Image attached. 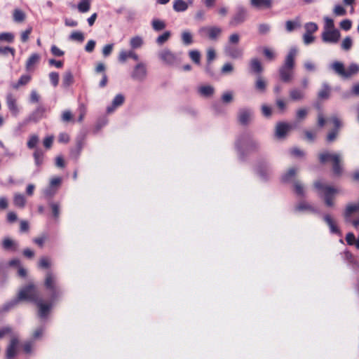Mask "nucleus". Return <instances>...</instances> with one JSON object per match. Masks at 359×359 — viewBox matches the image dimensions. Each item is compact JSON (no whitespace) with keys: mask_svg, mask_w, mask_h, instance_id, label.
Segmentation results:
<instances>
[{"mask_svg":"<svg viewBox=\"0 0 359 359\" xmlns=\"http://www.w3.org/2000/svg\"><path fill=\"white\" fill-rule=\"evenodd\" d=\"M46 288L50 292V298L52 301L55 300L60 294L61 292L57 285V278L50 271L46 273L44 282Z\"/></svg>","mask_w":359,"mask_h":359,"instance_id":"0eeeda50","label":"nucleus"},{"mask_svg":"<svg viewBox=\"0 0 359 359\" xmlns=\"http://www.w3.org/2000/svg\"><path fill=\"white\" fill-rule=\"evenodd\" d=\"M298 53L297 47H292L285 58L284 63L279 68L280 79L283 82L289 83L293 79V69L295 66V57Z\"/></svg>","mask_w":359,"mask_h":359,"instance_id":"f257e3e1","label":"nucleus"},{"mask_svg":"<svg viewBox=\"0 0 359 359\" xmlns=\"http://www.w3.org/2000/svg\"><path fill=\"white\" fill-rule=\"evenodd\" d=\"M73 75L71 72H66L63 76L62 83L65 86H69L73 83Z\"/></svg>","mask_w":359,"mask_h":359,"instance_id":"864d4df0","label":"nucleus"},{"mask_svg":"<svg viewBox=\"0 0 359 359\" xmlns=\"http://www.w3.org/2000/svg\"><path fill=\"white\" fill-rule=\"evenodd\" d=\"M306 33H309L313 34V33L316 32L318 30V25L315 22H307L304 25Z\"/></svg>","mask_w":359,"mask_h":359,"instance_id":"6e6d98bb","label":"nucleus"},{"mask_svg":"<svg viewBox=\"0 0 359 359\" xmlns=\"http://www.w3.org/2000/svg\"><path fill=\"white\" fill-rule=\"evenodd\" d=\"M198 92L201 95L208 97L213 94L214 88L211 86H203L198 88Z\"/></svg>","mask_w":359,"mask_h":359,"instance_id":"ea45409f","label":"nucleus"},{"mask_svg":"<svg viewBox=\"0 0 359 359\" xmlns=\"http://www.w3.org/2000/svg\"><path fill=\"white\" fill-rule=\"evenodd\" d=\"M44 156L45 153L41 149L36 148L33 153V158L34 163L37 167H40L43 164Z\"/></svg>","mask_w":359,"mask_h":359,"instance_id":"393cba45","label":"nucleus"},{"mask_svg":"<svg viewBox=\"0 0 359 359\" xmlns=\"http://www.w3.org/2000/svg\"><path fill=\"white\" fill-rule=\"evenodd\" d=\"M124 102V97L121 94H118L114 98L111 105L107 107V111L110 114L114 111V109L121 106Z\"/></svg>","mask_w":359,"mask_h":359,"instance_id":"5701e85b","label":"nucleus"},{"mask_svg":"<svg viewBox=\"0 0 359 359\" xmlns=\"http://www.w3.org/2000/svg\"><path fill=\"white\" fill-rule=\"evenodd\" d=\"M142 44H143L142 38L139 36H136L131 38V39L130 41V45L131 48H134V49L140 48L142 46Z\"/></svg>","mask_w":359,"mask_h":359,"instance_id":"79ce46f5","label":"nucleus"},{"mask_svg":"<svg viewBox=\"0 0 359 359\" xmlns=\"http://www.w3.org/2000/svg\"><path fill=\"white\" fill-rule=\"evenodd\" d=\"M91 0H81L77 6L78 10L81 13H86L90 8Z\"/></svg>","mask_w":359,"mask_h":359,"instance_id":"58836bf2","label":"nucleus"},{"mask_svg":"<svg viewBox=\"0 0 359 359\" xmlns=\"http://www.w3.org/2000/svg\"><path fill=\"white\" fill-rule=\"evenodd\" d=\"M189 55L191 60L196 64L199 65L201 62V53L197 50H190Z\"/></svg>","mask_w":359,"mask_h":359,"instance_id":"8fccbe9b","label":"nucleus"},{"mask_svg":"<svg viewBox=\"0 0 359 359\" xmlns=\"http://www.w3.org/2000/svg\"><path fill=\"white\" fill-rule=\"evenodd\" d=\"M128 58H132L135 61L139 60V56L133 50L126 51L122 50L118 55V61L121 63H124Z\"/></svg>","mask_w":359,"mask_h":359,"instance_id":"aec40b11","label":"nucleus"},{"mask_svg":"<svg viewBox=\"0 0 359 359\" xmlns=\"http://www.w3.org/2000/svg\"><path fill=\"white\" fill-rule=\"evenodd\" d=\"M40 60V55L38 53H32L26 62V69L27 71L31 70L35 65H36Z\"/></svg>","mask_w":359,"mask_h":359,"instance_id":"bb28decb","label":"nucleus"},{"mask_svg":"<svg viewBox=\"0 0 359 359\" xmlns=\"http://www.w3.org/2000/svg\"><path fill=\"white\" fill-rule=\"evenodd\" d=\"M30 81L31 76L28 74H24L20 76L17 83H13L11 86L14 89H18L22 86L27 85Z\"/></svg>","mask_w":359,"mask_h":359,"instance_id":"2f4dec72","label":"nucleus"},{"mask_svg":"<svg viewBox=\"0 0 359 359\" xmlns=\"http://www.w3.org/2000/svg\"><path fill=\"white\" fill-rule=\"evenodd\" d=\"M147 75V66L142 62L137 64L131 74V77L137 81H143Z\"/></svg>","mask_w":359,"mask_h":359,"instance_id":"4468645a","label":"nucleus"},{"mask_svg":"<svg viewBox=\"0 0 359 359\" xmlns=\"http://www.w3.org/2000/svg\"><path fill=\"white\" fill-rule=\"evenodd\" d=\"M330 68L343 79H350L359 73V65L354 62L351 63L346 69L341 62L334 61L331 64Z\"/></svg>","mask_w":359,"mask_h":359,"instance_id":"f03ea898","label":"nucleus"},{"mask_svg":"<svg viewBox=\"0 0 359 359\" xmlns=\"http://www.w3.org/2000/svg\"><path fill=\"white\" fill-rule=\"evenodd\" d=\"M250 67L252 72L260 74L263 68L262 64L257 58H252L250 62Z\"/></svg>","mask_w":359,"mask_h":359,"instance_id":"c85d7f7f","label":"nucleus"},{"mask_svg":"<svg viewBox=\"0 0 359 359\" xmlns=\"http://www.w3.org/2000/svg\"><path fill=\"white\" fill-rule=\"evenodd\" d=\"M6 103L9 110L12 112V114L16 116L18 112V108L16 104V100L13 97L12 95H8L6 97Z\"/></svg>","mask_w":359,"mask_h":359,"instance_id":"a878e982","label":"nucleus"},{"mask_svg":"<svg viewBox=\"0 0 359 359\" xmlns=\"http://www.w3.org/2000/svg\"><path fill=\"white\" fill-rule=\"evenodd\" d=\"M359 211V202L358 203L350 204L347 205L346 212H345V218L348 221L351 214L355 212Z\"/></svg>","mask_w":359,"mask_h":359,"instance_id":"f704fd0d","label":"nucleus"},{"mask_svg":"<svg viewBox=\"0 0 359 359\" xmlns=\"http://www.w3.org/2000/svg\"><path fill=\"white\" fill-rule=\"evenodd\" d=\"M49 79L54 87H56L59 83V74L55 72L49 74Z\"/></svg>","mask_w":359,"mask_h":359,"instance_id":"774afa93","label":"nucleus"},{"mask_svg":"<svg viewBox=\"0 0 359 359\" xmlns=\"http://www.w3.org/2000/svg\"><path fill=\"white\" fill-rule=\"evenodd\" d=\"M341 33L339 29L323 31L321 38L324 43L336 44L339 42Z\"/></svg>","mask_w":359,"mask_h":359,"instance_id":"9b49d317","label":"nucleus"},{"mask_svg":"<svg viewBox=\"0 0 359 359\" xmlns=\"http://www.w3.org/2000/svg\"><path fill=\"white\" fill-rule=\"evenodd\" d=\"M294 191L297 195L299 196H304V189L303 185L299 182H295L294 183Z\"/></svg>","mask_w":359,"mask_h":359,"instance_id":"680f3d73","label":"nucleus"},{"mask_svg":"<svg viewBox=\"0 0 359 359\" xmlns=\"http://www.w3.org/2000/svg\"><path fill=\"white\" fill-rule=\"evenodd\" d=\"M314 187L317 189L320 196H323L325 203L327 207L334 205V198L335 194L338 193V190L332 187L323 184L320 181L314 183Z\"/></svg>","mask_w":359,"mask_h":359,"instance_id":"20e7f679","label":"nucleus"},{"mask_svg":"<svg viewBox=\"0 0 359 359\" xmlns=\"http://www.w3.org/2000/svg\"><path fill=\"white\" fill-rule=\"evenodd\" d=\"M188 7V4L184 0H175L173 2V9L176 12H184Z\"/></svg>","mask_w":359,"mask_h":359,"instance_id":"7c9ffc66","label":"nucleus"},{"mask_svg":"<svg viewBox=\"0 0 359 359\" xmlns=\"http://www.w3.org/2000/svg\"><path fill=\"white\" fill-rule=\"evenodd\" d=\"M251 4L255 7H266L269 8L271 5V0H250Z\"/></svg>","mask_w":359,"mask_h":359,"instance_id":"37998d69","label":"nucleus"},{"mask_svg":"<svg viewBox=\"0 0 359 359\" xmlns=\"http://www.w3.org/2000/svg\"><path fill=\"white\" fill-rule=\"evenodd\" d=\"M334 20L328 16L324 17L323 31L335 29Z\"/></svg>","mask_w":359,"mask_h":359,"instance_id":"49530a36","label":"nucleus"},{"mask_svg":"<svg viewBox=\"0 0 359 359\" xmlns=\"http://www.w3.org/2000/svg\"><path fill=\"white\" fill-rule=\"evenodd\" d=\"M1 248L4 250L16 251L18 248V244L9 237H5L1 241Z\"/></svg>","mask_w":359,"mask_h":359,"instance_id":"a211bd4d","label":"nucleus"},{"mask_svg":"<svg viewBox=\"0 0 359 359\" xmlns=\"http://www.w3.org/2000/svg\"><path fill=\"white\" fill-rule=\"evenodd\" d=\"M20 301L18 297L5 303L0 309V312H7L14 308Z\"/></svg>","mask_w":359,"mask_h":359,"instance_id":"473e14b6","label":"nucleus"},{"mask_svg":"<svg viewBox=\"0 0 359 359\" xmlns=\"http://www.w3.org/2000/svg\"><path fill=\"white\" fill-rule=\"evenodd\" d=\"M247 18V11L243 6H238L235 14L229 22V25L236 27L242 24Z\"/></svg>","mask_w":359,"mask_h":359,"instance_id":"ddd939ff","label":"nucleus"},{"mask_svg":"<svg viewBox=\"0 0 359 359\" xmlns=\"http://www.w3.org/2000/svg\"><path fill=\"white\" fill-rule=\"evenodd\" d=\"M255 88L257 90H259L260 92L265 91L266 82L261 76L257 77V81L255 83Z\"/></svg>","mask_w":359,"mask_h":359,"instance_id":"13d9d810","label":"nucleus"},{"mask_svg":"<svg viewBox=\"0 0 359 359\" xmlns=\"http://www.w3.org/2000/svg\"><path fill=\"white\" fill-rule=\"evenodd\" d=\"M253 117V111L250 108H241L238 112V121L243 126L248 125Z\"/></svg>","mask_w":359,"mask_h":359,"instance_id":"2eb2a0df","label":"nucleus"},{"mask_svg":"<svg viewBox=\"0 0 359 359\" xmlns=\"http://www.w3.org/2000/svg\"><path fill=\"white\" fill-rule=\"evenodd\" d=\"M14 40V35L8 32H3L0 34V41H4L8 43L13 42Z\"/></svg>","mask_w":359,"mask_h":359,"instance_id":"0e129e2a","label":"nucleus"},{"mask_svg":"<svg viewBox=\"0 0 359 359\" xmlns=\"http://www.w3.org/2000/svg\"><path fill=\"white\" fill-rule=\"evenodd\" d=\"M39 142V137L36 134H32L29 136V140L27 142V147L32 149L36 148L37 144Z\"/></svg>","mask_w":359,"mask_h":359,"instance_id":"c9c22d12","label":"nucleus"},{"mask_svg":"<svg viewBox=\"0 0 359 359\" xmlns=\"http://www.w3.org/2000/svg\"><path fill=\"white\" fill-rule=\"evenodd\" d=\"M48 237L46 235L43 234L41 236L34 238L33 242L36 244L39 247L43 248L44 243L46 241Z\"/></svg>","mask_w":359,"mask_h":359,"instance_id":"338daca9","label":"nucleus"},{"mask_svg":"<svg viewBox=\"0 0 359 359\" xmlns=\"http://www.w3.org/2000/svg\"><path fill=\"white\" fill-rule=\"evenodd\" d=\"M158 57L165 65H177L181 62V53H175L168 48H164L158 53Z\"/></svg>","mask_w":359,"mask_h":359,"instance_id":"6e6552de","label":"nucleus"},{"mask_svg":"<svg viewBox=\"0 0 359 359\" xmlns=\"http://www.w3.org/2000/svg\"><path fill=\"white\" fill-rule=\"evenodd\" d=\"M171 33L170 31H166L161 35L158 36L156 40L158 45H163L165 43L170 37Z\"/></svg>","mask_w":359,"mask_h":359,"instance_id":"3c124183","label":"nucleus"},{"mask_svg":"<svg viewBox=\"0 0 359 359\" xmlns=\"http://www.w3.org/2000/svg\"><path fill=\"white\" fill-rule=\"evenodd\" d=\"M151 25L152 28L156 32L161 31L165 27V23L159 19H154Z\"/></svg>","mask_w":359,"mask_h":359,"instance_id":"a19ab883","label":"nucleus"},{"mask_svg":"<svg viewBox=\"0 0 359 359\" xmlns=\"http://www.w3.org/2000/svg\"><path fill=\"white\" fill-rule=\"evenodd\" d=\"M13 203L15 206L23 208L26 204V199L22 194L16 193L14 194Z\"/></svg>","mask_w":359,"mask_h":359,"instance_id":"72a5a7b5","label":"nucleus"},{"mask_svg":"<svg viewBox=\"0 0 359 359\" xmlns=\"http://www.w3.org/2000/svg\"><path fill=\"white\" fill-rule=\"evenodd\" d=\"M330 121L333 123L334 128L330 131L326 137V140L328 142H334L339 133L340 128L342 127L343 123L339 117L337 116H332Z\"/></svg>","mask_w":359,"mask_h":359,"instance_id":"9d476101","label":"nucleus"},{"mask_svg":"<svg viewBox=\"0 0 359 359\" xmlns=\"http://www.w3.org/2000/svg\"><path fill=\"white\" fill-rule=\"evenodd\" d=\"M263 53L264 56L269 60H273L276 58V53L275 52L269 48H264Z\"/></svg>","mask_w":359,"mask_h":359,"instance_id":"69168bd1","label":"nucleus"},{"mask_svg":"<svg viewBox=\"0 0 359 359\" xmlns=\"http://www.w3.org/2000/svg\"><path fill=\"white\" fill-rule=\"evenodd\" d=\"M238 151L241 155L243 150L248 151H257L260 147V143L252 138V135L248 133L241 134L236 142Z\"/></svg>","mask_w":359,"mask_h":359,"instance_id":"7ed1b4c3","label":"nucleus"},{"mask_svg":"<svg viewBox=\"0 0 359 359\" xmlns=\"http://www.w3.org/2000/svg\"><path fill=\"white\" fill-rule=\"evenodd\" d=\"M182 40L184 45L189 46L193 43L192 35L189 31H184L182 33Z\"/></svg>","mask_w":359,"mask_h":359,"instance_id":"de8ad7c7","label":"nucleus"},{"mask_svg":"<svg viewBox=\"0 0 359 359\" xmlns=\"http://www.w3.org/2000/svg\"><path fill=\"white\" fill-rule=\"evenodd\" d=\"M296 211L308 210L313 213H318V210L306 202H300L296 207Z\"/></svg>","mask_w":359,"mask_h":359,"instance_id":"cd10ccee","label":"nucleus"},{"mask_svg":"<svg viewBox=\"0 0 359 359\" xmlns=\"http://www.w3.org/2000/svg\"><path fill=\"white\" fill-rule=\"evenodd\" d=\"M224 54L232 59H241L243 55V50L238 45L226 44L224 48Z\"/></svg>","mask_w":359,"mask_h":359,"instance_id":"f8f14e48","label":"nucleus"},{"mask_svg":"<svg viewBox=\"0 0 359 359\" xmlns=\"http://www.w3.org/2000/svg\"><path fill=\"white\" fill-rule=\"evenodd\" d=\"M13 18L15 22H22L25 20V13L22 10L16 8L13 11Z\"/></svg>","mask_w":359,"mask_h":359,"instance_id":"e433bc0d","label":"nucleus"},{"mask_svg":"<svg viewBox=\"0 0 359 359\" xmlns=\"http://www.w3.org/2000/svg\"><path fill=\"white\" fill-rule=\"evenodd\" d=\"M222 32V28L217 26L202 27L198 29V33L202 37H207L212 41H216Z\"/></svg>","mask_w":359,"mask_h":359,"instance_id":"1a4fd4ad","label":"nucleus"},{"mask_svg":"<svg viewBox=\"0 0 359 359\" xmlns=\"http://www.w3.org/2000/svg\"><path fill=\"white\" fill-rule=\"evenodd\" d=\"M49 205L52 210L53 216L55 219H57L60 216V204L54 202L49 203Z\"/></svg>","mask_w":359,"mask_h":359,"instance_id":"603ef678","label":"nucleus"},{"mask_svg":"<svg viewBox=\"0 0 359 359\" xmlns=\"http://www.w3.org/2000/svg\"><path fill=\"white\" fill-rule=\"evenodd\" d=\"M271 31V26L267 23H262L258 25V32L261 35L267 34Z\"/></svg>","mask_w":359,"mask_h":359,"instance_id":"5fc2aeb1","label":"nucleus"},{"mask_svg":"<svg viewBox=\"0 0 359 359\" xmlns=\"http://www.w3.org/2000/svg\"><path fill=\"white\" fill-rule=\"evenodd\" d=\"M39 307V316L41 318H44L47 316L48 311L51 308L50 304L43 303L41 299H39L36 303Z\"/></svg>","mask_w":359,"mask_h":359,"instance_id":"6ab92c4d","label":"nucleus"},{"mask_svg":"<svg viewBox=\"0 0 359 359\" xmlns=\"http://www.w3.org/2000/svg\"><path fill=\"white\" fill-rule=\"evenodd\" d=\"M290 126L288 123L280 122L276 126L275 135L278 139L284 138L289 130Z\"/></svg>","mask_w":359,"mask_h":359,"instance_id":"f3484780","label":"nucleus"},{"mask_svg":"<svg viewBox=\"0 0 359 359\" xmlns=\"http://www.w3.org/2000/svg\"><path fill=\"white\" fill-rule=\"evenodd\" d=\"M271 172L270 168L266 165H261L257 168L258 175L263 179L266 180Z\"/></svg>","mask_w":359,"mask_h":359,"instance_id":"4c0bfd02","label":"nucleus"},{"mask_svg":"<svg viewBox=\"0 0 359 359\" xmlns=\"http://www.w3.org/2000/svg\"><path fill=\"white\" fill-rule=\"evenodd\" d=\"M38 266L41 269H48L50 266V259L47 257H43L39 259Z\"/></svg>","mask_w":359,"mask_h":359,"instance_id":"052dcab7","label":"nucleus"},{"mask_svg":"<svg viewBox=\"0 0 359 359\" xmlns=\"http://www.w3.org/2000/svg\"><path fill=\"white\" fill-rule=\"evenodd\" d=\"M297 170L295 168H290L288 171L282 176L283 182H289L296 175Z\"/></svg>","mask_w":359,"mask_h":359,"instance_id":"a18cd8bd","label":"nucleus"},{"mask_svg":"<svg viewBox=\"0 0 359 359\" xmlns=\"http://www.w3.org/2000/svg\"><path fill=\"white\" fill-rule=\"evenodd\" d=\"M319 161L321 163H325L328 161L332 162V170L335 175H340L342 173V167L340 165L341 156L339 154H331L325 151L319 154Z\"/></svg>","mask_w":359,"mask_h":359,"instance_id":"39448f33","label":"nucleus"},{"mask_svg":"<svg viewBox=\"0 0 359 359\" xmlns=\"http://www.w3.org/2000/svg\"><path fill=\"white\" fill-rule=\"evenodd\" d=\"M45 112V109L40 106L38 107L28 117L27 119L28 122L33 121V122H37L39 121L43 116V114Z\"/></svg>","mask_w":359,"mask_h":359,"instance_id":"4be33fe9","label":"nucleus"},{"mask_svg":"<svg viewBox=\"0 0 359 359\" xmlns=\"http://www.w3.org/2000/svg\"><path fill=\"white\" fill-rule=\"evenodd\" d=\"M330 94V87L327 83H323L322 88L318 93V97L321 100L328 99Z\"/></svg>","mask_w":359,"mask_h":359,"instance_id":"c756f323","label":"nucleus"},{"mask_svg":"<svg viewBox=\"0 0 359 359\" xmlns=\"http://www.w3.org/2000/svg\"><path fill=\"white\" fill-rule=\"evenodd\" d=\"M69 39L70 40L76 41L81 43L84 40V35L80 31H75L69 35Z\"/></svg>","mask_w":359,"mask_h":359,"instance_id":"09e8293b","label":"nucleus"},{"mask_svg":"<svg viewBox=\"0 0 359 359\" xmlns=\"http://www.w3.org/2000/svg\"><path fill=\"white\" fill-rule=\"evenodd\" d=\"M18 297L20 299L36 303L40 298L39 292L34 284H29L23 287L18 292Z\"/></svg>","mask_w":359,"mask_h":359,"instance_id":"423d86ee","label":"nucleus"},{"mask_svg":"<svg viewBox=\"0 0 359 359\" xmlns=\"http://www.w3.org/2000/svg\"><path fill=\"white\" fill-rule=\"evenodd\" d=\"M324 221L327 223V224L330 227V232L332 233H336L338 235H341V231L337 227L334 220L331 217L330 215H325L323 217Z\"/></svg>","mask_w":359,"mask_h":359,"instance_id":"412c9836","label":"nucleus"},{"mask_svg":"<svg viewBox=\"0 0 359 359\" xmlns=\"http://www.w3.org/2000/svg\"><path fill=\"white\" fill-rule=\"evenodd\" d=\"M353 46V40L351 36H346L341 43V48L345 51L349 50Z\"/></svg>","mask_w":359,"mask_h":359,"instance_id":"c03bdc74","label":"nucleus"},{"mask_svg":"<svg viewBox=\"0 0 359 359\" xmlns=\"http://www.w3.org/2000/svg\"><path fill=\"white\" fill-rule=\"evenodd\" d=\"M290 97L293 101H300L304 99L305 93L302 89L294 88L290 90Z\"/></svg>","mask_w":359,"mask_h":359,"instance_id":"b1692460","label":"nucleus"},{"mask_svg":"<svg viewBox=\"0 0 359 359\" xmlns=\"http://www.w3.org/2000/svg\"><path fill=\"white\" fill-rule=\"evenodd\" d=\"M333 13L337 16H344L346 14V11L341 5L337 4L334 7Z\"/></svg>","mask_w":359,"mask_h":359,"instance_id":"bf43d9fd","label":"nucleus"},{"mask_svg":"<svg viewBox=\"0 0 359 359\" xmlns=\"http://www.w3.org/2000/svg\"><path fill=\"white\" fill-rule=\"evenodd\" d=\"M240 42V35L238 33H233L229 36L226 44L238 45Z\"/></svg>","mask_w":359,"mask_h":359,"instance_id":"e2e57ef3","label":"nucleus"},{"mask_svg":"<svg viewBox=\"0 0 359 359\" xmlns=\"http://www.w3.org/2000/svg\"><path fill=\"white\" fill-rule=\"evenodd\" d=\"M57 189L56 187H53L49 185L48 187L43 190V195L47 198H50L56 194Z\"/></svg>","mask_w":359,"mask_h":359,"instance_id":"4d7b16f0","label":"nucleus"},{"mask_svg":"<svg viewBox=\"0 0 359 359\" xmlns=\"http://www.w3.org/2000/svg\"><path fill=\"white\" fill-rule=\"evenodd\" d=\"M18 344V339L17 337H13L11 339L10 344L6 348V355L7 359H13L17 353V348Z\"/></svg>","mask_w":359,"mask_h":359,"instance_id":"dca6fc26","label":"nucleus"}]
</instances>
